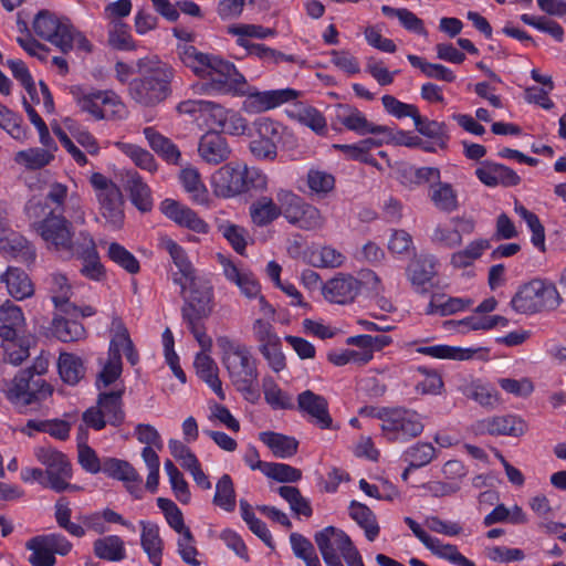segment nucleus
Wrapping results in <instances>:
<instances>
[{
	"mask_svg": "<svg viewBox=\"0 0 566 566\" xmlns=\"http://www.w3.org/2000/svg\"><path fill=\"white\" fill-rule=\"evenodd\" d=\"M178 53L187 67L199 77L210 78L214 88L247 94L244 108L248 112L261 113L297 97V92L291 88L250 93L244 76L233 63L214 54L202 53L193 45L185 44L179 48Z\"/></svg>",
	"mask_w": 566,
	"mask_h": 566,
	"instance_id": "f257e3e1",
	"label": "nucleus"
},
{
	"mask_svg": "<svg viewBox=\"0 0 566 566\" xmlns=\"http://www.w3.org/2000/svg\"><path fill=\"white\" fill-rule=\"evenodd\" d=\"M137 67L140 77L133 81L130 94L138 104L154 107L171 95L172 67L148 57L138 60Z\"/></svg>",
	"mask_w": 566,
	"mask_h": 566,
	"instance_id": "f03ea898",
	"label": "nucleus"
},
{
	"mask_svg": "<svg viewBox=\"0 0 566 566\" xmlns=\"http://www.w3.org/2000/svg\"><path fill=\"white\" fill-rule=\"evenodd\" d=\"M46 210L48 205L42 203L41 200H30L25 205L29 219L42 218L32 223L34 231L42 238L49 249L70 254L78 253L73 244L71 223L63 214L56 213V209Z\"/></svg>",
	"mask_w": 566,
	"mask_h": 566,
	"instance_id": "7ed1b4c3",
	"label": "nucleus"
},
{
	"mask_svg": "<svg viewBox=\"0 0 566 566\" xmlns=\"http://www.w3.org/2000/svg\"><path fill=\"white\" fill-rule=\"evenodd\" d=\"M264 184L265 177L259 170L249 169L241 163H228L211 177L212 191L220 198H232Z\"/></svg>",
	"mask_w": 566,
	"mask_h": 566,
	"instance_id": "20e7f679",
	"label": "nucleus"
},
{
	"mask_svg": "<svg viewBox=\"0 0 566 566\" xmlns=\"http://www.w3.org/2000/svg\"><path fill=\"white\" fill-rule=\"evenodd\" d=\"M560 303L562 297L553 283L534 279L518 287L510 305L516 313L532 315L553 311Z\"/></svg>",
	"mask_w": 566,
	"mask_h": 566,
	"instance_id": "39448f33",
	"label": "nucleus"
},
{
	"mask_svg": "<svg viewBox=\"0 0 566 566\" xmlns=\"http://www.w3.org/2000/svg\"><path fill=\"white\" fill-rule=\"evenodd\" d=\"M108 387L119 380L123 374V356L132 366L139 363L140 356L136 348L128 328L122 317L112 316L108 328Z\"/></svg>",
	"mask_w": 566,
	"mask_h": 566,
	"instance_id": "423d86ee",
	"label": "nucleus"
},
{
	"mask_svg": "<svg viewBox=\"0 0 566 566\" xmlns=\"http://www.w3.org/2000/svg\"><path fill=\"white\" fill-rule=\"evenodd\" d=\"M217 344L221 349V360L232 384L244 379L258 378L256 360L250 349L227 336H220Z\"/></svg>",
	"mask_w": 566,
	"mask_h": 566,
	"instance_id": "0eeeda50",
	"label": "nucleus"
},
{
	"mask_svg": "<svg viewBox=\"0 0 566 566\" xmlns=\"http://www.w3.org/2000/svg\"><path fill=\"white\" fill-rule=\"evenodd\" d=\"M4 391L12 403L28 406L50 397L53 388L42 377H34L32 369H22L6 384Z\"/></svg>",
	"mask_w": 566,
	"mask_h": 566,
	"instance_id": "6e6552de",
	"label": "nucleus"
},
{
	"mask_svg": "<svg viewBox=\"0 0 566 566\" xmlns=\"http://www.w3.org/2000/svg\"><path fill=\"white\" fill-rule=\"evenodd\" d=\"M376 416L382 421L381 429L389 441L415 438L423 430L419 415L406 408L382 409Z\"/></svg>",
	"mask_w": 566,
	"mask_h": 566,
	"instance_id": "1a4fd4ad",
	"label": "nucleus"
},
{
	"mask_svg": "<svg viewBox=\"0 0 566 566\" xmlns=\"http://www.w3.org/2000/svg\"><path fill=\"white\" fill-rule=\"evenodd\" d=\"M35 459L45 467L48 485L55 492L73 488L69 480L72 478V467L64 453L51 446H40L34 449Z\"/></svg>",
	"mask_w": 566,
	"mask_h": 566,
	"instance_id": "9d476101",
	"label": "nucleus"
},
{
	"mask_svg": "<svg viewBox=\"0 0 566 566\" xmlns=\"http://www.w3.org/2000/svg\"><path fill=\"white\" fill-rule=\"evenodd\" d=\"M25 548L30 552L28 562L32 566H54L55 555H67L72 544L63 535L51 533L31 537L27 541Z\"/></svg>",
	"mask_w": 566,
	"mask_h": 566,
	"instance_id": "9b49d317",
	"label": "nucleus"
},
{
	"mask_svg": "<svg viewBox=\"0 0 566 566\" xmlns=\"http://www.w3.org/2000/svg\"><path fill=\"white\" fill-rule=\"evenodd\" d=\"M34 33L61 49L62 52L72 50L74 30L66 19H60L55 14L42 10L33 21Z\"/></svg>",
	"mask_w": 566,
	"mask_h": 566,
	"instance_id": "f8f14e48",
	"label": "nucleus"
},
{
	"mask_svg": "<svg viewBox=\"0 0 566 566\" xmlns=\"http://www.w3.org/2000/svg\"><path fill=\"white\" fill-rule=\"evenodd\" d=\"M182 319H207L213 311V291L209 282L192 277L189 295L184 296Z\"/></svg>",
	"mask_w": 566,
	"mask_h": 566,
	"instance_id": "ddd939ff",
	"label": "nucleus"
},
{
	"mask_svg": "<svg viewBox=\"0 0 566 566\" xmlns=\"http://www.w3.org/2000/svg\"><path fill=\"white\" fill-rule=\"evenodd\" d=\"M325 300L336 304L352 303L360 291V282L349 274L339 273L322 284Z\"/></svg>",
	"mask_w": 566,
	"mask_h": 566,
	"instance_id": "4468645a",
	"label": "nucleus"
},
{
	"mask_svg": "<svg viewBox=\"0 0 566 566\" xmlns=\"http://www.w3.org/2000/svg\"><path fill=\"white\" fill-rule=\"evenodd\" d=\"M50 291L52 294V302L54 303L57 312L64 315L82 317L93 314L91 307L81 310L73 302H71L73 292L66 276L62 274H53L51 279Z\"/></svg>",
	"mask_w": 566,
	"mask_h": 566,
	"instance_id": "2eb2a0df",
	"label": "nucleus"
},
{
	"mask_svg": "<svg viewBox=\"0 0 566 566\" xmlns=\"http://www.w3.org/2000/svg\"><path fill=\"white\" fill-rule=\"evenodd\" d=\"M297 409L308 415L321 429H333V419L328 412L325 397L307 389L297 396Z\"/></svg>",
	"mask_w": 566,
	"mask_h": 566,
	"instance_id": "dca6fc26",
	"label": "nucleus"
},
{
	"mask_svg": "<svg viewBox=\"0 0 566 566\" xmlns=\"http://www.w3.org/2000/svg\"><path fill=\"white\" fill-rule=\"evenodd\" d=\"M160 211L175 223L197 233H207L208 223L192 209L174 199H165L160 205Z\"/></svg>",
	"mask_w": 566,
	"mask_h": 566,
	"instance_id": "f3484780",
	"label": "nucleus"
},
{
	"mask_svg": "<svg viewBox=\"0 0 566 566\" xmlns=\"http://www.w3.org/2000/svg\"><path fill=\"white\" fill-rule=\"evenodd\" d=\"M231 153L228 140L218 132H207L199 139L198 155L208 165L227 161Z\"/></svg>",
	"mask_w": 566,
	"mask_h": 566,
	"instance_id": "a211bd4d",
	"label": "nucleus"
},
{
	"mask_svg": "<svg viewBox=\"0 0 566 566\" xmlns=\"http://www.w3.org/2000/svg\"><path fill=\"white\" fill-rule=\"evenodd\" d=\"M69 93L81 112L88 114L97 120L105 117L104 106L106 105V91L93 90L82 85H72L69 88Z\"/></svg>",
	"mask_w": 566,
	"mask_h": 566,
	"instance_id": "6ab92c4d",
	"label": "nucleus"
},
{
	"mask_svg": "<svg viewBox=\"0 0 566 566\" xmlns=\"http://www.w3.org/2000/svg\"><path fill=\"white\" fill-rule=\"evenodd\" d=\"M123 187L129 192L132 203L143 213L153 209L151 190L137 171L127 170L119 174Z\"/></svg>",
	"mask_w": 566,
	"mask_h": 566,
	"instance_id": "aec40b11",
	"label": "nucleus"
},
{
	"mask_svg": "<svg viewBox=\"0 0 566 566\" xmlns=\"http://www.w3.org/2000/svg\"><path fill=\"white\" fill-rule=\"evenodd\" d=\"M0 253L7 259L25 264L35 260L33 245L24 237L12 231L0 237Z\"/></svg>",
	"mask_w": 566,
	"mask_h": 566,
	"instance_id": "412c9836",
	"label": "nucleus"
},
{
	"mask_svg": "<svg viewBox=\"0 0 566 566\" xmlns=\"http://www.w3.org/2000/svg\"><path fill=\"white\" fill-rule=\"evenodd\" d=\"M315 543L324 558V552L337 554L339 552L343 557L355 545L350 537L342 530L334 526H327L317 532L314 536Z\"/></svg>",
	"mask_w": 566,
	"mask_h": 566,
	"instance_id": "4be33fe9",
	"label": "nucleus"
},
{
	"mask_svg": "<svg viewBox=\"0 0 566 566\" xmlns=\"http://www.w3.org/2000/svg\"><path fill=\"white\" fill-rule=\"evenodd\" d=\"M475 175L488 187L497 185L513 187L521 181L520 176L510 167L490 161H485L482 167L478 168Z\"/></svg>",
	"mask_w": 566,
	"mask_h": 566,
	"instance_id": "5701e85b",
	"label": "nucleus"
},
{
	"mask_svg": "<svg viewBox=\"0 0 566 566\" xmlns=\"http://www.w3.org/2000/svg\"><path fill=\"white\" fill-rule=\"evenodd\" d=\"M218 259L222 266L224 276L230 282H233L245 297H258L261 286L252 273L239 270L231 260L227 259L222 254H218Z\"/></svg>",
	"mask_w": 566,
	"mask_h": 566,
	"instance_id": "b1692460",
	"label": "nucleus"
},
{
	"mask_svg": "<svg viewBox=\"0 0 566 566\" xmlns=\"http://www.w3.org/2000/svg\"><path fill=\"white\" fill-rule=\"evenodd\" d=\"M486 431L492 436L521 437L527 431V423L513 415L496 416L483 421Z\"/></svg>",
	"mask_w": 566,
	"mask_h": 566,
	"instance_id": "393cba45",
	"label": "nucleus"
},
{
	"mask_svg": "<svg viewBox=\"0 0 566 566\" xmlns=\"http://www.w3.org/2000/svg\"><path fill=\"white\" fill-rule=\"evenodd\" d=\"M108 475L125 482L127 491L135 499L142 497V478L129 462L108 458Z\"/></svg>",
	"mask_w": 566,
	"mask_h": 566,
	"instance_id": "a878e982",
	"label": "nucleus"
},
{
	"mask_svg": "<svg viewBox=\"0 0 566 566\" xmlns=\"http://www.w3.org/2000/svg\"><path fill=\"white\" fill-rule=\"evenodd\" d=\"M436 274V261L430 256H419L412 260L407 268L408 279L419 293L427 292L424 285L429 283Z\"/></svg>",
	"mask_w": 566,
	"mask_h": 566,
	"instance_id": "bb28decb",
	"label": "nucleus"
},
{
	"mask_svg": "<svg viewBox=\"0 0 566 566\" xmlns=\"http://www.w3.org/2000/svg\"><path fill=\"white\" fill-rule=\"evenodd\" d=\"M0 281L6 283L9 294L15 300H24L34 292L28 274L18 268L9 266L0 275Z\"/></svg>",
	"mask_w": 566,
	"mask_h": 566,
	"instance_id": "cd10ccee",
	"label": "nucleus"
},
{
	"mask_svg": "<svg viewBox=\"0 0 566 566\" xmlns=\"http://www.w3.org/2000/svg\"><path fill=\"white\" fill-rule=\"evenodd\" d=\"M195 368L199 378L202 379L221 400H224L226 395L222 390L219 368L216 361L208 354L198 353L195 358Z\"/></svg>",
	"mask_w": 566,
	"mask_h": 566,
	"instance_id": "c85d7f7f",
	"label": "nucleus"
},
{
	"mask_svg": "<svg viewBox=\"0 0 566 566\" xmlns=\"http://www.w3.org/2000/svg\"><path fill=\"white\" fill-rule=\"evenodd\" d=\"M150 148L157 153L164 160L171 165H178L181 153L177 145L169 138L156 132L153 127H146L143 130Z\"/></svg>",
	"mask_w": 566,
	"mask_h": 566,
	"instance_id": "c756f323",
	"label": "nucleus"
},
{
	"mask_svg": "<svg viewBox=\"0 0 566 566\" xmlns=\"http://www.w3.org/2000/svg\"><path fill=\"white\" fill-rule=\"evenodd\" d=\"M142 525V538L140 544L144 552L147 554L149 562L154 566L161 565L163 547L164 543L159 536V528L155 524L140 522Z\"/></svg>",
	"mask_w": 566,
	"mask_h": 566,
	"instance_id": "7c9ffc66",
	"label": "nucleus"
},
{
	"mask_svg": "<svg viewBox=\"0 0 566 566\" xmlns=\"http://www.w3.org/2000/svg\"><path fill=\"white\" fill-rule=\"evenodd\" d=\"M57 370L63 382L75 386L84 378L86 368L81 357L71 353H61L57 359Z\"/></svg>",
	"mask_w": 566,
	"mask_h": 566,
	"instance_id": "2f4dec72",
	"label": "nucleus"
},
{
	"mask_svg": "<svg viewBox=\"0 0 566 566\" xmlns=\"http://www.w3.org/2000/svg\"><path fill=\"white\" fill-rule=\"evenodd\" d=\"M78 316L66 315L62 316V313L57 312L52 322V332L56 338L61 342H76L81 339L85 329L83 325L76 319Z\"/></svg>",
	"mask_w": 566,
	"mask_h": 566,
	"instance_id": "473e14b6",
	"label": "nucleus"
},
{
	"mask_svg": "<svg viewBox=\"0 0 566 566\" xmlns=\"http://www.w3.org/2000/svg\"><path fill=\"white\" fill-rule=\"evenodd\" d=\"M96 386L99 389L97 406L88 408L82 416L84 423L95 430H101L105 427L104 413L102 407L106 403V365L102 367L98 373Z\"/></svg>",
	"mask_w": 566,
	"mask_h": 566,
	"instance_id": "72a5a7b5",
	"label": "nucleus"
},
{
	"mask_svg": "<svg viewBox=\"0 0 566 566\" xmlns=\"http://www.w3.org/2000/svg\"><path fill=\"white\" fill-rule=\"evenodd\" d=\"M260 440L272 450L276 458H291L297 452V440L282 433L272 431L261 432Z\"/></svg>",
	"mask_w": 566,
	"mask_h": 566,
	"instance_id": "f704fd0d",
	"label": "nucleus"
},
{
	"mask_svg": "<svg viewBox=\"0 0 566 566\" xmlns=\"http://www.w3.org/2000/svg\"><path fill=\"white\" fill-rule=\"evenodd\" d=\"M338 118L347 129L359 135L384 134L389 132L387 126L375 125L368 122L365 115L356 108L349 109L347 114L339 115Z\"/></svg>",
	"mask_w": 566,
	"mask_h": 566,
	"instance_id": "c9c22d12",
	"label": "nucleus"
},
{
	"mask_svg": "<svg viewBox=\"0 0 566 566\" xmlns=\"http://www.w3.org/2000/svg\"><path fill=\"white\" fill-rule=\"evenodd\" d=\"M264 399L274 410H291L294 408L292 396L282 390L271 376H266L262 381Z\"/></svg>",
	"mask_w": 566,
	"mask_h": 566,
	"instance_id": "e433bc0d",
	"label": "nucleus"
},
{
	"mask_svg": "<svg viewBox=\"0 0 566 566\" xmlns=\"http://www.w3.org/2000/svg\"><path fill=\"white\" fill-rule=\"evenodd\" d=\"M179 179L182 184L184 189L190 195L191 199L203 205L208 201V191L199 171L193 167H186L180 171Z\"/></svg>",
	"mask_w": 566,
	"mask_h": 566,
	"instance_id": "4c0bfd02",
	"label": "nucleus"
},
{
	"mask_svg": "<svg viewBox=\"0 0 566 566\" xmlns=\"http://www.w3.org/2000/svg\"><path fill=\"white\" fill-rule=\"evenodd\" d=\"M350 517L365 530L366 537L374 541L379 534V526L373 511L365 504L353 501L349 505Z\"/></svg>",
	"mask_w": 566,
	"mask_h": 566,
	"instance_id": "58836bf2",
	"label": "nucleus"
},
{
	"mask_svg": "<svg viewBox=\"0 0 566 566\" xmlns=\"http://www.w3.org/2000/svg\"><path fill=\"white\" fill-rule=\"evenodd\" d=\"M250 216L254 224L265 227L281 216V209L272 198L263 196L251 205Z\"/></svg>",
	"mask_w": 566,
	"mask_h": 566,
	"instance_id": "ea45409f",
	"label": "nucleus"
},
{
	"mask_svg": "<svg viewBox=\"0 0 566 566\" xmlns=\"http://www.w3.org/2000/svg\"><path fill=\"white\" fill-rule=\"evenodd\" d=\"M126 391V386L123 380H117L108 387V424L118 427L124 423L126 413L122 400Z\"/></svg>",
	"mask_w": 566,
	"mask_h": 566,
	"instance_id": "a19ab883",
	"label": "nucleus"
},
{
	"mask_svg": "<svg viewBox=\"0 0 566 566\" xmlns=\"http://www.w3.org/2000/svg\"><path fill=\"white\" fill-rule=\"evenodd\" d=\"M416 129L423 136L436 139L441 149H446L450 138L447 125L443 122L430 120L419 113L413 119Z\"/></svg>",
	"mask_w": 566,
	"mask_h": 566,
	"instance_id": "79ce46f5",
	"label": "nucleus"
},
{
	"mask_svg": "<svg viewBox=\"0 0 566 566\" xmlns=\"http://www.w3.org/2000/svg\"><path fill=\"white\" fill-rule=\"evenodd\" d=\"M480 349L452 347L448 345H434L427 347H419L418 353L424 354L434 358H448L454 360L471 359Z\"/></svg>",
	"mask_w": 566,
	"mask_h": 566,
	"instance_id": "37998d69",
	"label": "nucleus"
},
{
	"mask_svg": "<svg viewBox=\"0 0 566 566\" xmlns=\"http://www.w3.org/2000/svg\"><path fill=\"white\" fill-rule=\"evenodd\" d=\"M108 260L132 275L140 271V263L136 256L117 242L108 243Z\"/></svg>",
	"mask_w": 566,
	"mask_h": 566,
	"instance_id": "c03bdc74",
	"label": "nucleus"
},
{
	"mask_svg": "<svg viewBox=\"0 0 566 566\" xmlns=\"http://www.w3.org/2000/svg\"><path fill=\"white\" fill-rule=\"evenodd\" d=\"M436 556L447 559L458 566H475V564L463 556L452 544H442L438 538L430 537V541L424 545Z\"/></svg>",
	"mask_w": 566,
	"mask_h": 566,
	"instance_id": "a18cd8bd",
	"label": "nucleus"
},
{
	"mask_svg": "<svg viewBox=\"0 0 566 566\" xmlns=\"http://www.w3.org/2000/svg\"><path fill=\"white\" fill-rule=\"evenodd\" d=\"M490 247V241L486 239L472 241L465 249L452 254L451 264L459 269L468 268Z\"/></svg>",
	"mask_w": 566,
	"mask_h": 566,
	"instance_id": "49530a36",
	"label": "nucleus"
},
{
	"mask_svg": "<svg viewBox=\"0 0 566 566\" xmlns=\"http://www.w3.org/2000/svg\"><path fill=\"white\" fill-rule=\"evenodd\" d=\"M459 390L469 399L479 402L483 407L493 408L497 403V396L486 386L476 381H464Z\"/></svg>",
	"mask_w": 566,
	"mask_h": 566,
	"instance_id": "de8ad7c7",
	"label": "nucleus"
},
{
	"mask_svg": "<svg viewBox=\"0 0 566 566\" xmlns=\"http://www.w3.org/2000/svg\"><path fill=\"white\" fill-rule=\"evenodd\" d=\"M124 197L119 187L108 180V226L122 228L124 223Z\"/></svg>",
	"mask_w": 566,
	"mask_h": 566,
	"instance_id": "09e8293b",
	"label": "nucleus"
},
{
	"mask_svg": "<svg viewBox=\"0 0 566 566\" xmlns=\"http://www.w3.org/2000/svg\"><path fill=\"white\" fill-rule=\"evenodd\" d=\"M430 198L434 206L444 212H452L458 208L457 192L450 184L438 182L431 187Z\"/></svg>",
	"mask_w": 566,
	"mask_h": 566,
	"instance_id": "8fccbe9b",
	"label": "nucleus"
},
{
	"mask_svg": "<svg viewBox=\"0 0 566 566\" xmlns=\"http://www.w3.org/2000/svg\"><path fill=\"white\" fill-rule=\"evenodd\" d=\"M213 504L221 507L227 512H232L235 509V491L232 479L229 474H223L217 485L216 494L213 496Z\"/></svg>",
	"mask_w": 566,
	"mask_h": 566,
	"instance_id": "3c124183",
	"label": "nucleus"
},
{
	"mask_svg": "<svg viewBox=\"0 0 566 566\" xmlns=\"http://www.w3.org/2000/svg\"><path fill=\"white\" fill-rule=\"evenodd\" d=\"M290 543L294 555L305 562L306 566H322L312 542L298 533L290 535Z\"/></svg>",
	"mask_w": 566,
	"mask_h": 566,
	"instance_id": "603ef678",
	"label": "nucleus"
},
{
	"mask_svg": "<svg viewBox=\"0 0 566 566\" xmlns=\"http://www.w3.org/2000/svg\"><path fill=\"white\" fill-rule=\"evenodd\" d=\"M407 59L413 67L420 69L427 77L446 82L455 80L454 73L442 64L426 62L422 57L413 54H409Z\"/></svg>",
	"mask_w": 566,
	"mask_h": 566,
	"instance_id": "864d4df0",
	"label": "nucleus"
},
{
	"mask_svg": "<svg viewBox=\"0 0 566 566\" xmlns=\"http://www.w3.org/2000/svg\"><path fill=\"white\" fill-rule=\"evenodd\" d=\"M276 200L281 209V214H283L291 224L296 220L297 214L306 203L300 196L285 189H280L276 192Z\"/></svg>",
	"mask_w": 566,
	"mask_h": 566,
	"instance_id": "5fc2aeb1",
	"label": "nucleus"
},
{
	"mask_svg": "<svg viewBox=\"0 0 566 566\" xmlns=\"http://www.w3.org/2000/svg\"><path fill=\"white\" fill-rule=\"evenodd\" d=\"M28 428L46 432L59 440H66L70 437L71 423L61 419L53 420H29Z\"/></svg>",
	"mask_w": 566,
	"mask_h": 566,
	"instance_id": "6e6d98bb",
	"label": "nucleus"
},
{
	"mask_svg": "<svg viewBox=\"0 0 566 566\" xmlns=\"http://www.w3.org/2000/svg\"><path fill=\"white\" fill-rule=\"evenodd\" d=\"M253 335L258 342V349H269L274 345H281V338L275 333L273 325L270 322L258 318L252 326Z\"/></svg>",
	"mask_w": 566,
	"mask_h": 566,
	"instance_id": "4d7b16f0",
	"label": "nucleus"
},
{
	"mask_svg": "<svg viewBox=\"0 0 566 566\" xmlns=\"http://www.w3.org/2000/svg\"><path fill=\"white\" fill-rule=\"evenodd\" d=\"M53 159L49 149L30 148L17 153L14 160L28 169H40Z\"/></svg>",
	"mask_w": 566,
	"mask_h": 566,
	"instance_id": "13d9d810",
	"label": "nucleus"
},
{
	"mask_svg": "<svg viewBox=\"0 0 566 566\" xmlns=\"http://www.w3.org/2000/svg\"><path fill=\"white\" fill-rule=\"evenodd\" d=\"M229 33L239 36L238 44L244 49H249L250 43L245 38L265 39L266 36L273 35V29H265L256 24H238L229 28Z\"/></svg>",
	"mask_w": 566,
	"mask_h": 566,
	"instance_id": "bf43d9fd",
	"label": "nucleus"
},
{
	"mask_svg": "<svg viewBox=\"0 0 566 566\" xmlns=\"http://www.w3.org/2000/svg\"><path fill=\"white\" fill-rule=\"evenodd\" d=\"M324 223L325 219L321 211L307 202L297 214L296 220L292 222L293 226L306 231L319 230L324 227Z\"/></svg>",
	"mask_w": 566,
	"mask_h": 566,
	"instance_id": "052dcab7",
	"label": "nucleus"
},
{
	"mask_svg": "<svg viewBox=\"0 0 566 566\" xmlns=\"http://www.w3.org/2000/svg\"><path fill=\"white\" fill-rule=\"evenodd\" d=\"M279 494L290 504L291 510L298 514L310 517L313 513L310 502L302 496L300 490L295 486H280Z\"/></svg>",
	"mask_w": 566,
	"mask_h": 566,
	"instance_id": "680f3d73",
	"label": "nucleus"
},
{
	"mask_svg": "<svg viewBox=\"0 0 566 566\" xmlns=\"http://www.w3.org/2000/svg\"><path fill=\"white\" fill-rule=\"evenodd\" d=\"M264 474L277 482L293 483L302 478V471L285 463L269 462L264 465Z\"/></svg>",
	"mask_w": 566,
	"mask_h": 566,
	"instance_id": "e2e57ef3",
	"label": "nucleus"
},
{
	"mask_svg": "<svg viewBox=\"0 0 566 566\" xmlns=\"http://www.w3.org/2000/svg\"><path fill=\"white\" fill-rule=\"evenodd\" d=\"M91 247L82 253V266L81 272L88 279L99 280L104 275V265L101 263L98 254L90 241Z\"/></svg>",
	"mask_w": 566,
	"mask_h": 566,
	"instance_id": "0e129e2a",
	"label": "nucleus"
},
{
	"mask_svg": "<svg viewBox=\"0 0 566 566\" xmlns=\"http://www.w3.org/2000/svg\"><path fill=\"white\" fill-rule=\"evenodd\" d=\"M2 347L6 363L8 361L15 366L22 364L30 356V339L24 336L15 342L3 344Z\"/></svg>",
	"mask_w": 566,
	"mask_h": 566,
	"instance_id": "69168bd1",
	"label": "nucleus"
},
{
	"mask_svg": "<svg viewBox=\"0 0 566 566\" xmlns=\"http://www.w3.org/2000/svg\"><path fill=\"white\" fill-rule=\"evenodd\" d=\"M307 185L313 192L324 196L334 189L335 178L325 171L310 170L307 174Z\"/></svg>",
	"mask_w": 566,
	"mask_h": 566,
	"instance_id": "338daca9",
	"label": "nucleus"
},
{
	"mask_svg": "<svg viewBox=\"0 0 566 566\" xmlns=\"http://www.w3.org/2000/svg\"><path fill=\"white\" fill-rule=\"evenodd\" d=\"M412 468L427 465L432 461L436 449L431 443L419 442L406 451Z\"/></svg>",
	"mask_w": 566,
	"mask_h": 566,
	"instance_id": "774afa93",
	"label": "nucleus"
}]
</instances>
